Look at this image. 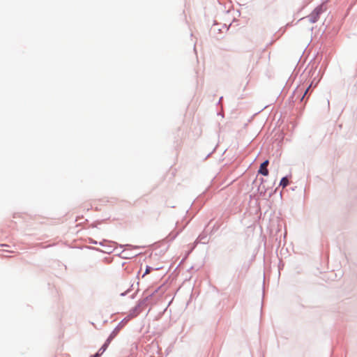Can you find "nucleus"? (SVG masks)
I'll return each instance as SVG.
<instances>
[{
    "mask_svg": "<svg viewBox=\"0 0 357 357\" xmlns=\"http://www.w3.org/2000/svg\"><path fill=\"white\" fill-rule=\"evenodd\" d=\"M268 163L269 162L268 160H265L263 163H261L258 171V173L264 176H268V170L267 169V166L268 165Z\"/></svg>",
    "mask_w": 357,
    "mask_h": 357,
    "instance_id": "1",
    "label": "nucleus"
},
{
    "mask_svg": "<svg viewBox=\"0 0 357 357\" xmlns=\"http://www.w3.org/2000/svg\"><path fill=\"white\" fill-rule=\"evenodd\" d=\"M120 329L119 328H116L109 335L108 338L107 339V342H111L112 340L118 335Z\"/></svg>",
    "mask_w": 357,
    "mask_h": 357,
    "instance_id": "2",
    "label": "nucleus"
},
{
    "mask_svg": "<svg viewBox=\"0 0 357 357\" xmlns=\"http://www.w3.org/2000/svg\"><path fill=\"white\" fill-rule=\"evenodd\" d=\"M109 344H110V342H107V340H106L105 344L98 350V353H99V354H100V355H102L106 351V349H107Z\"/></svg>",
    "mask_w": 357,
    "mask_h": 357,
    "instance_id": "3",
    "label": "nucleus"
},
{
    "mask_svg": "<svg viewBox=\"0 0 357 357\" xmlns=\"http://www.w3.org/2000/svg\"><path fill=\"white\" fill-rule=\"evenodd\" d=\"M289 185V181L287 177H283L281 181L280 185L282 186V188H285Z\"/></svg>",
    "mask_w": 357,
    "mask_h": 357,
    "instance_id": "4",
    "label": "nucleus"
},
{
    "mask_svg": "<svg viewBox=\"0 0 357 357\" xmlns=\"http://www.w3.org/2000/svg\"><path fill=\"white\" fill-rule=\"evenodd\" d=\"M151 271V268L150 266H146L145 272L144 275H142V278H144L146 275L149 274Z\"/></svg>",
    "mask_w": 357,
    "mask_h": 357,
    "instance_id": "5",
    "label": "nucleus"
},
{
    "mask_svg": "<svg viewBox=\"0 0 357 357\" xmlns=\"http://www.w3.org/2000/svg\"><path fill=\"white\" fill-rule=\"evenodd\" d=\"M100 354L97 352L93 357H100Z\"/></svg>",
    "mask_w": 357,
    "mask_h": 357,
    "instance_id": "6",
    "label": "nucleus"
},
{
    "mask_svg": "<svg viewBox=\"0 0 357 357\" xmlns=\"http://www.w3.org/2000/svg\"><path fill=\"white\" fill-rule=\"evenodd\" d=\"M310 86L306 89V91H305V92L304 95H305V94L307 93V91H308L309 88H310ZM304 96H303V97H304Z\"/></svg>",
    "mask_w": 357,
    "mask_h": 357,
    "instance_id": "7",
    "label": "nucleus"
}]
</instances>
